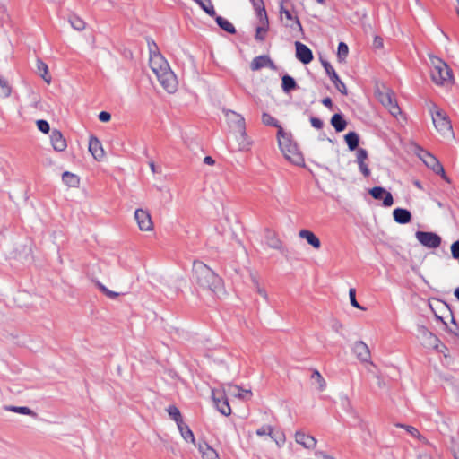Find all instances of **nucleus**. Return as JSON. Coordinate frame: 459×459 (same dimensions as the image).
<instances>
[{
	"instance_id": "4",
	"label": "nucleus",
	"mask_w": 459,
	"mask_h": 459,
	"mask_svg": "<svg viewBox=\"0 0 459 459\" xmlns=\"http://www.w3.org/2000/svg\"><path fill=\"white\" fill-rule=\"evenodd\" d=\"M277 140L279 147L286 160L295 165H301L304 162L303 156L299 151L296 143L290 139V135L280 128L277 132Z\"/></svg>"
},
{
	"instance_id": "16",
	"label": "nucleus",
	"mask_w": 459,
	"mask_h": 459,
	"mask_svg": "<svg viewBox=\"0 0 459 459\" xmlns=\"http://www.w3.org/2000/svg\"><path fill=\"white\" fill-rule=\"evenodd\" d=\"M370 195L376 199H383V205L389 207L394 204V198L390 192L381 186H374L369 190Z\"/></svg>"
},
{
	"instance_id": "41",
	"label": "nucleus",
	"mask_w": 459,
	"mask_h": 459,
	"mask_svg": "<svg viewBox=\"0 0 459 459\" xmlns=\"http://www.w3.org/2000/svg\"><path fill=\"white\" fill-rule=\"evenodd\" d=\"M12 93V88L8 82L0 77V97L8 98Z\"/></svg>"
},
{
	"instance_id": "44",
	"label": "nucleus",
	"mask_w": 459,
	"mask_h": 459,
	"mask_svg": "<svg viewBox=\"0 0 459 459\" xmlns=\"http://www.w3.org/2000/svg\"><path fill=\"white\" fill-rule=\"evenodd\" d=\"M169 415L176 421V423L183 420L179 410L175 405H170L167 409Z\"/></svg>"
},
{
	"instance_id": "22",
	"label": "nucleus",
	"mask_w": 459,
	"mask_h": 459,
	"mask_svg": "<svg viewBox=\"0 0 459 459\" xmlns=\"http://www.w3.org/2000/svg\"><path fill=\"white\" fill-rule=\"evenodd\" d=\"M420 333L422 335V344L425 347L435 349L438 348L440 341L435 334L428 331L425 327L420 329Z\"/></svg>"
},
{
	"instance_id": "8",
	"label": "nucleus",
	"mask_w": 459,
	"mask_h": 459,
	"mask_svg": "<svg viewBox=\"0 0 459 459\" xmlns=\"http://www.w3.org/2000/svg\"><path fill=\"white\" fill-rule=\"evenodd\" d=\"M419 157L429 169L437 175H439L446 183L451 184V179L446 175L443 165L433 154L427 151H421V152L419 153Z\"/></svg>"
},
{
	"instance_id": "33",
	"label": "nucleus",
	"mask_w": 459,
	"mask_h": 459,
	"mask_svg": "<svg viewBox=\"0 0 459 459\" xmlns=\"http://www.w3.org/2000/svg\"><path fill=\"white\" fill-rule=\"evenodd\" d=\"M62 179L70 187H76L80 183L79 177L68 171L63 173Z\"/></svg>"
},
{
	"instance_id": "43",
	"label": "nucleus",
	"mask_w": 459,
	"mask_h": 459,
	"mask_svg": "<svg viewBox=\"0 0 459 459\" xmlns=\"http://www.w3.org/2000/svg\"><path fill=\"white\" fill-rule=\"evenodd\" d=\"M349 53V48L344 42H340L338 45L337 57L340 62L345 60Z\"/></svg>"
},
{
	"instance_id": "2",
	"label": "nucleus",
	"mask_w": 459,
	"mask_h": 459,
	"mask_svg": "<svg viewBox=\"0 0 459 459\" xmlns=\"http://www.w3.org/2000/svg\"><path fill=\"white\" fill-rule=\"evenodd\" d=\"M192 281L200 289L219 293L223 289L222 279L201 261H195L192 267Z\"/></svg>"
},
{
	"instance_id": "50",
	"label": "nucleus",
	"mask_w": 459,
	"mask_h": 459,
	"mask_svg": "<svg viewBox=\"0 0 459 459\" xmlns=\"http://www.w3.org/2000/svg\"><path fill=\"white\" fill-rule=\"evenodd\" d=\"M452 256L455 259H459V240L454 242L451 246Z\"/></svg>"
},
{
	"instance_id": "6",
	"label": "nucleus",
	"mask_w": 459,
	"mask_h": 459,
	"mask_svg": "<svg viewBox=\"0 0 459 459\" xmlns=\"http://www.w3.org/2000/svg\"><path fill=\"white\" fill-rule=\"evenodd\" d=\"M229 123L234 127V130L239 134V146L241 150H248L252 145V141L247 137L245 128V119L235 111L230 110L226 113Z\"/></svg>"
},
{
	"instance_id": "55",
	"label": "nucleus",
	"mask_w": 459,
	"mask_h": 459,
	"mask_svg": "<svg viewBox=\"0 0 459 459\" xmlns=\"http://www.w3.org/2000/svg\"><path fill=\"white\" fill-rule=\"evenodd\" d=\"M374 46L376 48L383 47V39L380 37H375V39H374Z\"/></svg>"
},
{
	"instance_id": "61",
	"label": "nucleus",
	"mask_w": 459,
	"mask_h": 459,
	"mask_svg": "<svg viewBox=\"0 0 459 459\" xmlns=\"http://www.w3.org/2000/svg\"><path fill=\"white\" fill-rule=\"evenodd\" d=\"M455 296L457 298V299L459 300V287L455 289Z\"/></svg>"
},
{
	"instance_id": "38",
	"label": "nucleus",
	"mask_w": 459,
	"mask_h": 459,
	"mask_svg": "<svg viewBox=\"0 0 459 459\" xmlns=\"http://www.w3.org/2000/svg\"><path fill=\"white\" fill-rule=\"evenodd\" d=\"M311 379L314 380L315 383L317 385L318 391L322 392L325 389L326 382L317 369H315L313 371V373L311 375Z\"/></svg>"
},
{
	"instance_id": "21",
	"label": "nucleus",
	"mask_w": 459,
	"mask_h": 459,
	"mask_svg": "<svg viewBox=\"0 0 459 459\" xmlns=\"http://www.w3.org/2000/svg\"><path fill=\"white\" fill-rule=\"evenodd\" d=\"M353 351L356 354V357L362 362H368L370 360L371 355L370 351L368 345L359 341L354 343Z\"/></svg>"
},
{
	"instance_id": "7",
	"label": "nucleus",
	"mask_w": 459,
	"mask_h": 459,
	"mask_svg": "<svg viewBox=\"0 0 459 459\" xmlns=\"http://www.w3.org/2000/svg\"><path fill=\"white\" fill-rule=\"evenodd\" d=\"M376 95L380 103L388 109L390 114L395 117L401 114V108L398 106L394 92L386 87L378 88Z\"/></svg>"
},
{
	"instance_id": "51",
	"label": "nucleus",
	"mask_w": 459,
	"mask_h": 459,
	"mask_svg": "<svg viewBox=\"0 0 459 459\" xmlns=\"http://www.w3.org/2000/svg\"><path fill=\"white\" fill-rule=\"evenodd\" d=\"M310 123L312 125L313 127L316 128V129H321L323 127V121L317 117H311L310 118Z\"/></svg>"
},
{
	"instance_id": "45",
	"label": "nucleus",
	"mask_w": 459,
	"mask_h": 459,
	"mask_svg": "<svg viewBox=\"0 0 459 459\" xmlns=\"http://www.w3.org/2000/svg\"><path fill=\"white\" fill-rule=\"evenodd\" d=\"M349 298H350V302H351V305L356 308H359V309H361V310H365V307H361L357 299H356V290L354 288H351L350 290H349Z\"/></svg>"
},
{
	"instance_id": "49",
	"label": "nucleus",
	"mask_w": 459,
	"mask_h": 459,
	"mask_svg": "<svg viewBox=\"0 0 459 459\" xmlns=\"http://www.w3.org/2000/svg\"><path fill=\"white\" fill-rule=\"evenodd\" d=\"M37 127L43 134H48L50 131L49 124L46 120H42V119L38 120L37 121Z\"/></svg>"
},
{
	"instance_id": "23",
	"label": "nucleus",
	"mask_w": 459,
	"mask_h": 459,
	"mask_svg": "<svg viewBox=\"0 0 459 459\" xmlns=\"http://www.w3.org/2000/svg\"><path fill=\"white\" fill-rule=\"evenodd\" d=\"M295 440L298 444L305 448L313 449L316 445V439L302 431H297L295 434Z\"/></svg>"
},
{
	"instance_id": "39",
	"label": "nucleus",
	"mask_w": 459,
	"mask_h": 459,
	"mask_svg": "<svg viewBox=\"0 0 459 459\" xmlns=\"http://www.w3.org/2000/svg\"><path fill=\"white\" fill-rule=\"evenodd\" d=\"M208 15L215 16L216 12L212 4L211 0H207V2H204L203 0H193Z\"/></svg>"
},
{
	"instance_id": "13",
	"label": "nucleus",
	"mask_w": 459,
	"mask_h": 459,
	"mask_svg": "<svg viewBox=\"0 0 459 459\" xmlns=\"http://www.w3.org/2000/svg\"><path fill=\"white\" fill-rule=\"evenodd\" d=\"M323 66L329 75L335 88L343 95H347V88L344 82L339 78L333 67L328 62H323Z\"/></svg>"
},
{
	"instance_id": "32",
	"label": "nucleus",
	"mask_w": 459,
	"mask_h": 459,
	"mask_svg": "<svg viewBox=\"0 0 459 459\" xmlns=\"http://www.w3.org/2000/svg\"><path fill=\"white\" fill-rule=\"evenodd\" d=\"M331 124L336 132H342L346 128L347 122L341 114H334L331 118Z\"/></svg>"
},
{
	"instance_id": "15",
	"label": "nucleus",
	"mask_w": 459,
	"mask_h": 459,
	"mask_svg": "<svg viewBox=\"0 0 459 459\" xmlns=\"http://www.w3.org/2000/svg\"><path fill=\"white\" fill-rule=\"evenodd\" d=\"M368 154L367 150L363 148H359L356 152V162L358 164L359 169L360 173L365 177L368 178L370 176V169L368 163Z\"/></svg>"
},
{
	"instance_id": "20",
	"label": "nucleus",
	"mask_w": 459,
	"mask_h": 459,
	"mask_svg": "<svg viewBox=\"0 0 459 459\" xmlns=\"http://www.w3.org/2000/svg\"><path fill=\"white\" fill-rule=\"evenodd\" d=\"M296 47V56L303 64H309L313 60L312 51L305 44L297 41Z\"/></svg>"
},
{
	"instance_id": "29",
	"label": "nucleus",
	"mask_w": 459,
	"mask_h": 459,
	"mask_svg": "<svg viewBox=\"0 0 459 459\" xmlns=\"http://www.w3.org/2000/svg\"><path fill=\"white\" fill-rule=\"evenodd\" d=\"M37 71L39 76L48 83L50 84L52 77L48 72V66L41 60L37 61Z\"/></svg>"
},
{
	"instance_id": "9",
	"label": "nucleus",
	"mask_w": 459,
	"mask_h": 459,
	"mask_svg": "<svg viewBox=\"0 0 459 459\" xmlns=\"http://www.w3.org/2000/svg\"><path fill=\"white\" fill-rule=\"evenodd\" d=\"M226 394V393H223V389L221 390V392L216 390L212 391V401L218 411L221 414L229 416L231 414V408L230 406Z\"/></svg>"
},
{
	"instance_id": "30",
	"label": "nucleus",
	"mask_w": 459,
	"mask_h": 459,
	"mask_svg": "<svg viewBox=\"0 0 459 459\" xmlns=\"http://www.w3.org/2000/svg\"><path fill=\"white\" fill-rule=\"evenodd\" d=\"M177 425L182 437L187 442L195 443V436L189 427L183 420Z\"/></svg>"
},
{
	"instance_id": "42",
	"label": "nucleus",
	"mask_w": 459,
	"mask_h": 459,
	"mask_svg": "<svg viewBox=\"0 0 459 459\" xmlns=\"http://www.w3.org/2000/svg\"><path fill=\"white\" fill-rule=\"evenodd\" d=\"M96 286L103 294H105L108 298L111 299H117L120 295L118 292L108 290L105 285H103L100 281H96Z\"/></svg>"
},
{
	"instance_id": "25",
	"label": "nucleus",
	"mask_w": 459,
	"mask_h": 459,
	"mask_svg": "<svg viewBox=\"0 0 459 459\" xmlns=\"http://www.w3.org/2000/svg\"><path fill=\"white\" fill-rule=\"evenodd\" d=\"M299 236L300 238L305 239L315 249H319L321 247L320 239L311 230H301L299 232Z\"/></svg>"
},
{
	"instance_id": "19",
	"label": "nucleus",
	"mask_w": 459,
	"mask_h": 459,
	"mask_svg": "<svg viewBox=\"0 0 459 459\" xmlns=\"http://www.w3.org/2000/svg\"><path fill=\"white\" fill-rule=\"evenodd\" d=\"M50 142L53 149L56 152H64L67 148L65 138L57 129H53L51 131Z\"/></svg>"
},
{
	"instance_id": "28",
	"label": "nucleus",
	"mask_w": 459,
	"mask_h": 459,
	"mask_svg": "<svg viewBox=\"0 0 459 459\" xmlns=\"http://www.w3.org/2000/svg\"><path fill=\"white\" fill-rule=\"evenodd\" d=\"M269 30V20L268 18L259 19V25L256 27L255 30V39L258 41H263L265 39L266 33Z\"/></svg>"
},
{
	"instance_id": "10",
	"label": "nucleus",
	"mask_w": 459,
	"mask_h": 459,
	"mask_svg": "<svg viewBox=\"0 0 459 459\" xmlns=\"http://www.w3.org/2000/svg\"><path fill=\"white\" fill-rule=\"evenodd\" d=\"M134 219L138 225V228L142 231H152L153 222L152 216L148 211L143 209H136L134 212Z\"/></svg>"
},
{
	"instance_id": "54",
	"label": "nucleus",
	"mask_w": 459,
	"mask_h": 459,
	"mask_svg": "<svg viewBox=\"0 0 459 459\" xmlns=\"http://www.w3.org/2000/svg\"><path fill=\"white\" fill-rule=\"evenodd\" d=\"M316 458L317 459H335L333 456H330L323 452L316 453Z\"/></svg>"
},
{
	"instance_id": "48",
	"label": "nucleus",
	"mask_w": 459,
	"mask_h": 459,
	"mask_svg": "<svg viewBox=\"0 0 459 459\" xmlns=\"http://www.w3.org/2000/svg\"><path fill=\"white\" fill-rule=\"evenodd\" d=\"M30 107L33 109H41L42 105H41L40 97L39 94H36V93L32 94V100H31V103L30 104Z\"/></svg>"
},
{
	"instance_id": "36",
	"label": "nucleus",
	"mask_w": 459,
	"mask_h": 459,
	"mask_svg": "<svg viewBox=\"0 0 459 459\" xmlns=\"http://www.w3.org/2000/svg\"><path fill=\"white\" fill-rule=\"evenodd\" d=\"M216 22L225 31L231 33V34H234L236 32V29H235L234 25L227 19H225L221 16H217Z\"/></svg>"
},
{
	"instance_id": "40",
	"label": "nucleus",
	"mask_w": 459,
	"mask_h": 459,
	"mask_svg": "<svg viewBox=\"0 0 459 459\" xmlns=\"http://www.w3.org/2000/svg\"><path fill=\"white\" fill-rule=\"evenodd\" d=\"M262 122L265 126H270L277 127L278 131L280 130V128H282L281 126L277 121V119H275L273 117H272L268 113H263V115H262Z\"/></svg>"
},
{
	"instance_id": "14",
	"label": "nucleus",
	"mask_w": 459,
	"mask_h": 459,
	"mask_svg": "<svg viewBox=\"0 0 459 459\" xmlns=\"http://www.w3.org/2000/svg\"><path fill=\"white\" fill-rule=\"evenodd\" d=\"M223 393L239 399H249L252 396L251 390L243 389L239 385L227 384L223 387Z\"/></svg>"
},
{
	"instance_id": "1",
	"label": "nucleus",
	"mask_w": 459,
	"mask_h": 459,
	"mask_svg": "<svg viewBox=\"0 0 459 459\" xmlns=\"http://www.w3.org/2000/svg\"><path fill=\"white\" fill-rule=\"evenodd\" d=\"M155 49L150 46L149 65L152 71L155 74L161 87L169 94H173L178 90V82L177 76L171 70L168 61L157 50V46L152 42Z\"/></svg>"
},
{
	"instance_id": "24",
	"label": "nucleus",
	"mask_w": 459,
	"mask_h": 459,
	"mask_svg": "<svg viewBox=\"0 0 459 459\" xmlns=\"http://www.w3.org/2000/svg\"><path fill=\"white\" fill-rule=\"evenodd\" d=\"M264 67H273V62L265 55L255 56L250 63L252 71H258Z\"/></svg>"
},
{
	"instance_id": "53",
	"label": "nucleus",
	"mask_w": 459,
	"mask_h": 459,
	"mask_svg": "<svg viewBox=\"0 0 459 459\" xmlns=\"http://www.w3.org/2000/svg\"><path fill=\"white\" fill-rule=\"evenodd\" d=\"M256 291L264 299H268L266 290L263 287H261L258 283H256Z\"/></svg>"
},
{
	"instance_id": "59",
	"label": "nucleus",
	"mask_w": 459,
	"mask_h": 459,
	"mask_svg": "<svg viewBox=\"0 0 459 459\" xmlns=\"http://www.w3.org/2000/svg\"><path fill=\"white\" fill-rule=\"evenodd\" d=\"M454 456L455 459H459V447L454 449Z\"/></svg>"
},
{
	"instance_id": "18",
	"label": "nucleus",
	"mask_w": 459,
	"mask_h": 459,
	"mask_svg": "<svg viewBox=\"0 0 459 459\" xmlns=\"http://www.w3.org/2000/svg\"><path fill=\"white\" fill-rule=\"evenodd\" d=\"M88 149L96 160L100 161L104 159L105 151L100 141L96 136L90 137Z\"/></svg>"
},
{
	"instance_id": "34",
	"label": "nucleus",
	"mask_w": 459,
	"mask_h": 459,
	"mask_svg": "<svg viewBox=\"0 0 459 459\" xmlns=\"http://www.w3.org/2000/svg\"><path fill=\"white\" fill-rule=\"evenodd\" d=\"M397 426L404 429L407 431V433H409L411 436L414 437L415 438L419 439L422 443H424V444L429 443L428 440L426 439V437H423L415 427H412L410 425H403V424H399Z\"/></svg>"
},
{
	"instance_id": "46",
	"label": "nucleus",
	"mask_w": 459,
	"mask_h": 459,
	"mask_svg": "<svg viewBox=\"0 0 459 459\" xmlns=\"http://www.w3.org/2000/svg\"><path fill=\"white\" fill-rule=\"evenodd\" d=\"M71 26L76 30H82L85 28V22L79 17H73L70 20Z\"/></svg>"
},
{
	"instance_id": "31",
	"label": "nucleus",
	"mask_w": 459,
	"mask_h": 459,
	"mask_svg": "<svg viewBox=\"0 0 459 459\" xmlns=\"http://www.w3.org/2000/svg\"><path fill=\"white\" fill-rule=\"evenodd\" d=\"M255 13L256 16L259 19H267V13L265 10L264 3L263 0H250Z\"/></svg>"
},
{
	"instance_id": "47",
	"label": "nucleus",
	"mask_w": 459,
	"mask_h": 459,
	"mask_svg": "<svg viewBox=\"0 0 459 459\" xmlns=\"http://www.w3.org/2000/svg\"><path fill=\"white\" fill-rule=\"evenodd\" d=\"M9 411H13V412H17V413H21V414H24V415H33V411L28 408V407H16V406H13V407H10L9 408Z\"/></svg>"
},
{
	"instance_id": "26",
	"label": "nucleus",
	"mask_w": 459,
	"mask_h": 459,
	"mask_svg": "<svg viewBox=\"0 0 459 459\" xmlns=\"http://www.w3.org/2000/svg\"><path fill=\"white\" fill-rule=\"evenodd\" d=\"M393 217L399 224H407L411 221V213L404 208H395L393 211Z\"/></svg>"
},
{
	"instance_id": "60",
	"label": "nucleus",
	"mask_w": 459,
	"mask_h": 459,
	"mask_svg": "<svg viewBox=\"0 0 459 459\" xmlns=\"http://www.w3.org/2000/svg\"><path fill=\"white\" fill-rule=\"evenodd\" d=\"M414 186H415L417 188H419V189H422V186H421L420 182V181H418V180L414 181Z\"/></svg>"
},
{
	"instance_id": "35",
	"label": "nucleus",
	"mask_w": 459,
	"mask_h": 459,
	"mask_svg": "<svg viewBox=\"0 0 459 459\" xmlns=\"http://www.w3.org/2000/svg\"><path fill=\"white\" fill-rule=\"evenodd\" d=\"M344 138H345V142L351 151L357 149V147L359 145V135L357 133L349 132L345 135Z\"/></svg>"
},
{
	"instance_id": "62",
	"label": "nucleus",
	"mask_w": 459,
	"mask_h": 459,
	"mask_svg": "<svg viewBox=\"0 0 459 459\" xmlns=\"http://www.w3.org/2000/svg\"><path fill=\"white\" fill-rule=\"evenodd\" d=\"M456 3H457V5H456L455 11H456L457 15L459 16V0H456Z\"/></svg>"
},
{
	"instance_id": "17",
	"label": "nucleus",
	"mask_w": 459,
	"mask_h": 459,
	"mask_svg": "<svg viewBox=\"0 0 459 459\" xmlns=\"http://www.w3.org/2000/svg\"><path fill=\"white\" fill-rule=\"evenodd\" d=\"M256 435L260 437H271V438L274 440L278 446H281L285 442V436L282 433L274 434V429L270 425L262 426L260 429L256 430Z\"/></svg>"
},
{
	"instance_id": "58",
	"label": "nucleus",
	"mask_w": 459,
	"mask_h": 459,
	"mask_svg": "<svg viewBox=\"0 0 459 459\" xmlns=\"http://www.w3.org/2000/svg\"><path fill=\"white\" fill-rule=\"evenodd\" d=\"M418 459H434L430 455L421 454L419 455Z\"/></svg>"
},
{
	"instance_id": "3",
	"label": "nucleus",
	"mask_w": 459,
	"mask_h": 459,
	"mask_svg": "<svg viewBox=\"0 0 459 459\" xmlns=\"http://www.w3.org/2000/svg\"><path fill=\"white\" fill-rule=\"evenodd\" d=\"M431 65L430 77L432 82L441 87L451 88L455 84V76L446 62L435 55H429Z\"/></svg>"
},
{
	"instance_id": "56",
	"label": "nucleus",
	"mask_w": 459,
	"mask_h": 459,
	"mask_svg": "<svg viewBox=\"0 0 459 459\" xmlns=\"http://www.w3.org/2000/svg\"><path fill=\"white\" fill-rule=\"evenodd\" d=\"M322 103L326 106V107H329L331 108L332 107V100L330 98H325L323 100H322Z\"/></svg>"
},
{
	"instance_id": "5",
	"label": "nucleus",
	"mask_w": 459,
	"mask_h": 459,
	"mask_svg": "<svg viewBox=\"0 0 459 459\" xmlns=\"http://www.w3.org/2000/svg\"><path fill=\"white\" fill-rule=\"evenodd\" d=\"M429 109L432 123L437 133L442 137L454 138L452 124L447 114L434 103L429 106Z\"/></svg>"
},
{
	"instance_id": "57",
	"label": "nucleus",
	"mask_w": 459,
	"mask_h": 459,
	"mask_svg": "<svg viewBox=\"0 0 459 459\" xmlns=\"http://www.w3.org/2000/svg\"><path fill=\"white\" fill-rule=\"evenodd\" d=\"M204 161L205 164H208V165H213L214 164V160L211 156H206L204 159Z\"/></svg>"
},
{
	"instance_id": "11",
	"label": "nucleus",
	"mask_w": 459,
	"mask_h": 459,
	"mask_svg": "<svg viewBox=\"0 0 459 459\" xmlns=\"http://www.w3.org/2000/svg\"><path fill=\"white\" fill-rule=\"evenodd\" d=\"M415 236L421 245L429 248H437L441 244V238L433 232L417 231Z\"/></svg>"
},
{
	"instance_id": "52",
	"label": "nucleus",
	"mask_w": 459,
	"mask_h": 459,
	"mask_svg": "<svg viewBox=\"0 0 459 459\" xmlns=\"http://www.w3.org/2000/svg\"><path fill=\"white\" fill-rule=\"evenodd\" d=\"M99 119L101 121V122H108L110 121L111 119V115L107 112V111H101L100 114H99Z\"/></svg>"
},
{
	"instance_id": "37",
	"label": "nucleus",
	"mask_w": 459,
	"mask_h": 459,
	"mask_svg": "<svg viewBox=\"0 0 459 459\" xmlns=\"http://www.w3.org/2000/svg\"><path fill=\"white\" fill-rule=\"evenodd\" d=\"M281 81V87L285 92H290L297 87L295 80L290 75H284Z\"/></svg>"
},
{
	"instance_id": "12",
	"label": "nucleus",
	"mask_w": 459,
	"mask_h": 459,
	"mask_svg": "<svg viewBox=\"0 0 459 459\" xmlns=\"http://www.w3.org/2000/svg\"><path fill=\"white\" fill-rule=\"evenodd\" d=\"M280 19L284 22L285 26L297 30L298 31H302V26L299 18L292 15L290 11L286 9L282 4L280 7Z\"/></svg>"
},
{
	"instance_id": "27",
	"label": "nucleus",
	"mask_w": 459,
	"mask_h": 459,
	"mask_svg": "<svg viewBox=\"0 0 459 459\" xmlns=\"http://www.w3.org/2000/svg\"><path fill=\"white\" fill-rule=\"evenodd\" d=\"M198 449L202 459H220V455L217 451L211 447L207 443L199 444Z\"/></svg>"
}]
</instances>
